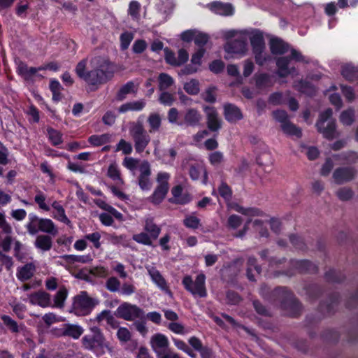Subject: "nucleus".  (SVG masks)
<instances>
[{"label":"nucleus","mask_w":358,"mask_h":358,"mask_svg":"<svg viewBox=\"0 0 358 358\" xmlns=\"http://www.w3.org/2000/svg\"><path fill=\"white\" fill-rule=\"evenodd\" d=\"M203 111L206 114V124L208 130L212 132H217L222 127V120L219 118L215 108L205 106Z\"/></svg>","instance_id":"9b49d317"},{"label":"nucleus","mask_w":358,"mask_h":358,"mask_svg":"<svg viewBox=\"0 0 358 358\" xmlns=\"http://www.w3.org/2000/svg\"><path fill=\"white\" fill-rule=\"evenodd\" d=\"M336 195L341 201H348L352 198L354 192L349 187H341L337 191Z\"/></svg>","instance_id":"338daca9"},{"label":"nucleus","mask_w":358,"mask_h":358,"mask_svg":"<svg viewBox=\"0 0 358 358\" xmlns=\"http://www.w3.org/2000/svg\"><path fill=\"white\" fill-rule=\"evenodd\" d=\"M215 87H209L201 94L202 99L207 103H214L216 101Z\"/></svg>","instance_id":"13d9d810"},{"label":"nucleus","mask_w":358,"mask_h":358,"mask_svg":"<svg viewBox=\"0 0 358 358\" xmlns=\"http://www.w3.org/2000/svg\"><path fill=\"white\" fill-rule=\"evenodd\" d=\"M289 63L290 58L289 56L280 57L276 59L277 74L280 78H287L289 75L288 71Z\"/></svg>","instance_id":"7c9ffc66"},{"label":"nucleus","mask_w":358,"mask_h":358,"mask_svg":"<svg viewBox=\"0 0 358 358\" xmlns=\"http://www.w3.org/2000/svg\"><path fill=\"white\" fill-rule=\"evenodd\" d=\"M324 278L328 282L332 283H341L345 279V276L342 272L337 271L334 268H330L326 271Z\"/></svg>","instance_id":"4c0bfd02"},{"label":"nucleus","mask_w":358,"mask_h":358,"mask_svg":"<svg viewBox=\"0 0 358 358\" xmlns=\"http://www.w3.org/2000/svg\"><path fill=\"white\" fill-rule=\"evenodd\" d=\"M150 175L151 170L149 164L148 162L142 164L140 167L138 184L140 188L143 191H148L152 187V184L150 178Z\"/></svg>","instance_id":"2eb2a0df"},{"label":"nucleus","mask_w":358,"mask_h":358,"mask_svg":"<svg viewBox=\"0 0 358 358\" xmlns=\"http://www.w3.org/2000/svg\"><path fill=\"white\" fill-rule=\"evenodd\" d=\"M143 229L153 240L158 238L162 230L152 217H148L145 219Z\"/></svg>","instance_id":"5701e85b"},{"label":"nucleus","mask_w":358,"mask_h":358,"mask_svg":"<svg viewBox=\"0 0 358 358\" xmlns=\"http://www.w3.org/2000/svg\"><path fill=\"white\" fill-rule=\"evenodd\" d=\"M152 279L154 282L163 291L170 292L169 289V286L164 278L162 275L158 271H156L152 274Z\"/></svg>","instance_id":"09e8293b"},{"label":"nucleus","mask_w":358,"mask_h":358,"mask_svg":"<svg viewBox=\"0 0 358 358\" xmlns=\"http://www.w3.org/2000/svg\"><path fill=\"white\" fill-rule=\"evenodd\" d=\"M129 134L134 141L136 152L142 153L151 141V137L143 123L140 121L132 122L129 127Z\"/></svg>","instance_id":"39448f33"},{"label":"nucleus","mask_w":358,"mask_h":358,"mask_svg":"<svg viewBox=\"0 0 358 358\" xmlns=\"http://www.w3.org/2000/svg\"><path fill=\"white\" fill-rule=\"evenodd\" d=\"M169 178L170 174L169 173H158L157 176V182L158 185L155 189L153 193L149 197V201L152 203L159 205L164 201L169 190Z\"/></svg>","instance_id":"6e6552de"},{"label":"nucleus","mask_w":358,"mask_h":358,"mask_svg":"<svg viewBox=\"0 0 358 358\" xmlns=\"http://www.w3.org/2000/svg\"><path fill=\"white\" fill-rule=\"evenodd\" d=\"M35 270L36 266L33 263H27L18 268L17 278L22 282L27 281L33 277Z\"/></svg>","instance_id":"bb28decb"},{"label":"nucleus","mask_w":358,"mask_h":358,"mask_svg":"<svg viewBox=\"0 0 358 358\" xmlns=\"http://www.w3.org/2000/svg\"><path fill=\"white\" fill-rule=\"evenodd\" d=\"M255 85L257 88L266 87L270 83V76L266 73H256L255 75Z\"/></svg>","instance_id":"5fc2aeb1"},{"label":"nucleus","mask_w":358,"mask_h":358,"mask_svg":"<svg viewBox=\"0 0 358 358\" xmlns=\"http://www.w3.org/2000/svg\"><path fill=\"white\" fill-rule=\"evenodd\" d=\"M270 50L274 55H283L289 50V45L278 38L270 41Z\"/></svg>","instance_id":"cd10ccee"},{"label":"nucleus","mask_w":358,"mask_h":358,"mask_svg":"<svg viewBox=\"0 0 358 358\" xmlns=\"http://www.w3.org/2000/svg\"><path fill=\"white\" fill-rule=\"evenodd\" d=\"M174 81L173 78L166 73H162L159 76V87L161 90L170 87Z\"/></svg>","instance_id":"603ef678"},{"label":"nucleus","mask_w":358,"mask_h":358,"mask_svg":"<svg viewBox=\"0 0 358 358\" xmlns=\"http://www.w3.org/2000/svg\"><path fill=\"white\" fill-rule=\"evenodd\" d=\"M117 318L133 322L135 329L142 336H145L148 329L146 327L145 312L143 308L129 302H122L114 312Z\"/></svg>","instance_id":"7ed1b4c3"},{"label":"nucleus","mask_w":358,"mask_h":358,"mask_svg":"<svg viewBox=\"0 0 358 358\" xmlns=\"http://www.w3.org/2000/svg\"><path fill=\"white\" fill-rule=\"evenodd\" d=\"M52 207L56 211V213L53 215V217L55 219L66 224H69L71 223V221L66 215L64 207L62 205H60L58 201H55L52 203Z\"/></svg>","instance_id":"f704fd0d"},{"label":"nucleus","mask_w":358,"mask_h":358,"mask_svg":"<svg viewBox=\"0 0 358 358\" xmlns=\"http://www.w3.org/2000/svg\"><path fill=\"white\" fill-rule=\"evenodd\" d=\"M134 39V34L129 31H124L120 36V49L125 50L128 49L131 42Z\"/></svg>","instance_id":"864d4df0"},{"label":"nucleus","mask_w":358,"mask_h":358,"mask_svg":"<svg viewBox=\"0 0 358 358\" xmlns=\"http://www.w3.org/2000/svg\"><path fill=\"white\" fill-rule=\"evenodd\" d=\"M110 141V136L108 134L101 135L94 134L88 138V142L93 146H101L108 143Z\"/></svg>","instance_id":"c03bdc74"},{"label":"nucleus","mask_w":358,"mask_h":358,"mask_svg":"<svg viewBox=\"0 0 358 358\" xmlns=\"http://www.w3.org/2000/svg\"><path fill=\"white\" fill-rule=\"evenodd\" d=\"M289 239L291 244L296 250L302 252H306L308 250V246L303 237L295 234H292L289 236Z\"/></svg>","instance_id":"ea45409f"},{"label":"nucleus","mask_w":358,"mask_h":358,"mask_svg":"<svg viewBox=\"0 0 358 358\" xmlns=\"http://www.w3.org/2000/svg\"><path fill=\"white\" fill-rule=\"evenodd\" d=\"M202 120V115L200 112L194 108H187L183 117V124L187 127H195L200 124Z\"/></svg>","instance_id":"dca6fc26"},{"label":"nucleus","mask_w":358,"mask_h":358,"mask_svg":"<svg viewBox=\"0 0 358 358\" xmlns=\"http://www.w3.org/2000/svg\"><path fill=\"white\" fill-rule=\"evenodd\" d=\"M94 67L87 70V60H80L75 68L78 77L91 86H98L106 83L114 76V65L108 59L98 57L95 59Z\"/></svg>","instance_id":"f03ea898"},{"label":"nucleus","mask_w":358,"mask_h":358,"mask_svg":"<svg viewBox=\"0 0 358 358\" xmlns=\"http://www.w3.org/2000/svg\"><path fill=\"white\" fill-rule=\"evenodd\" d=\"M218 192L221 197L229 200L232 196V190L231 187L224 182H222L218 187Z\"/></svg>","instance_id":"774afa93"},{"label":"nucleus","mask_w":358,"mask_h":358,"mask_svg":"<svg viewBox=\"0 0 358 358\" xmlns=\"http://www.w3.org/2000/svg\"><path fill=\"white\" fill-rule=\"evenodd\" d=\"M252 50H265V41L263 33L259 29H255L252 31L250 36Z\"/></svg>","instance_id":"b1692460"},{"label":"nucleus","mask_w":358,"mask_h":358,"mask_svg":"<svg viewBox=\"0 0 358 358\" xmlns=\"http://www.w3.org/2000/svg\"><path fill=\"white\" fill-rule=\"evenodd\" d=\"M48 140L53 146H58L63 143V134L61 131L48 127L47 128Z\"/></svg>","instance_id":"e433bc0d"},{"label":"nucleus","mask_w":358,"mask_h":358,"mask_svg":"<svg viewBox=\"0 0 358 358\" xmlns=\"http://www.w3.org/2000/svg\"><path fill=\"white\" fill-rule=\"evenodd\" d=\"M67 296L68 290L64 286H62L54 296V306L59 308H63Z\"/></svg>","instance_id":"79ce46f5"},{"label":"nucleus","mask_w":358,"mask_h":358,"mask_svg":"<svg viewBox=\"0 0 358 358\" xmlns=\"http://www.w3.org/2000/svg\"><path fill=\"white\" fill-rule=\"evenodd\" d=\"M34 246L42 251H49L52 247L51 236L45 234L38 235L34 241Z\"/></svg>","instance_id":"c756f323"},{"label":"nucleus","mask_w":358,"mask_h":358,"mask_svg":"<svg viewBox=\"0 0 358 358\" xmlns=\"http://www.w3.org/2000/svg\"><path fill=\"white\" fill-rule=\"evenodd\" d=\"M61 335L78 339L83 334L84 329L80 325L73 324H63Z\"/></svg>","instance_id":"412c9836"},{"label":"nucleus","mask_w":358,"mask_h":358,"mask_svg":"<svg viewBox=\"0 0 358 358\" xmlns=\"http://www.w3.org/2000/svg\"><path fill=\"white\" fill-rule=\"evenodd\" d=\"M356 174L357 171L354 167H339L334 170L333 178L336 184L341 185L353 180Z\"/></svg>","instance_id":"ddd939ff"},{"label":"nucleus","mask_w":358,"mask_h":358,"mask_svg":"<svg viewBox=\"0 0 358 358\" xmlns=\"http://www.w3.org/2000/svg\"><path fill=\"white\" fill-rule=\"evenodd\" d=\"M341 73L350 83L358 81V68L351 64L342 66Z\"/></svg>","instance_id":"a878e982"},{"label":"nucleus","mask_w":358,"mask_h":358,"mask_svg":"<svg viewBox=\"0 0 358 358\" xmlns=\"http://www.w3.org/2000/svg\"><path fill=\"white\" fill-rule=\"evenodd\" d=\"M145 105L146 103L143 99L136 101L127 102L121 105L118 108V111L120 113H124L129 110L141 111L145 108Z\"/></svg>","instance_id":"2f4dec72"},{"label":"nucleus","mask_w":358,"mask_h":358,"mask_svg":"<svg viewBox=\"0 0 358 358\" xmlns=\"http://www.w3.org/2000/svg\"><path fill=\"white\" fill-rule=\"evenodd\" d=\"M224 50L229 54L243 55L247 51L246 41L243 38H238L227 42Z\"/></svg>","instance_id":"f3484780"},{"label":"nucleus","mask_w":358,"mask_h":358,"mask_svg":"<svg viewBox=\"0 0 358 358\" xmlns=\"http://www.w3.org/2000/svg\"><path fill=\"white\" fill-rule=\"evenodd\" d=\"M261 296L273 304H279L280 308L290 317L296 318L301 315L303 306L287 287L278 286L271 289L266 285H262L259 291Z\"/></svg>","instance_id":"f257e3e1"},{"label":"nucleus","mask_w":358,"mask_h":358,"mask_svg":"<svg viewBox=\"0 0 358 358\" xmlns=\"http://www.w3.org/2000/svg\"><path fill=\"white\" fill-rule=\"evenodd\" d=\"M255 56V60L259 66H263L267 61L270 59V56L264 53V50H259L252 51Z\"/></svg>","instance_id":"4d7b16f0"},{"label":"nucleus","mask_w":358,"mask_h":358,"mask_svg":"<svg viewBox=\"0 0 358 358\" xmlns=\"http://www.w3.org/2000/svg\"><path fill=\"white\" fill-rule=\"evenodd\" d=\"M90 330L92 334L85 335L82 338L83 345L85 348L92 351H96L108 347L106 338L99 327H93Z\"/></svg>","instance_id":"1a4fd4ad"},{"label":"nucleus","mask_w":358,"mask_h":358,"mask_svg":"<svg viewBox=\"0 0 358 358\" xmlns=\"http://www.w3.org/2000/svg\"><path fill=\"white\" fill-rule=\"evenodd\" d=\"M253 307L259 315L264 317H271L270 311L267 309V308L262 304V303L259 300H254L252 301Z\"/></svg>","instance_id":"e2e57ef3"},{"label":"nucleus","mask_w":358,"mask_h":358,"mask_svg":"<svg viewBox=\"0 0 358 358\" xmlns=\"http://www.w3.org/2000/svg\"><path fill=\"white\" fill-rule=\"evenodd\" d=\"M116 335L118 340L122 343H127L131 338V334L127 327H119Z\"/></svg>","instance_id":"bf43d9fd"},{"label":"nucleus","mask_w":358,"mask_h":358,"mask_svg":"<svg viewBox=\"0 0 358 358\" xmlns=\"http://www.w3.org/2000/svg\"><path fill=\"white\" fill-rule=\"evenodd\" d=\"M223 115L225 120L230 124H234L243 119V114L237 106L227 103L223 106Z\"/></svg>","instance_id":"4468645a"},{"label":"nucleus","mask_w":358,"mask_h":358,"mask_svg":"<svg viewBox=\"0 0 358 358\" xmlns=\"http://www.w3.org/2000/svg\"><path fill=\"white\" fill-rule=\"evenodd\" d=\"M141 4L137 1H131L129 4L128 13L133 19L138 18L140 15Z\"/></svg>","instance_id":"680f3d73"},{"label":"nucleus","mask_w":358,"mask_h":358,"mask_svg":"<svg viewBox=\"0 0 358 358\" xmlns=\"http://www.w3.org/2000/svg\"><path fill=\"white\" fill-rule=\"evenodd\" d=\"M29 303L45 308L50 306V295L43 291L35 292L29 296Z\"/></svg>","instance_id":"a211bd4d"},{"label":"nucleus","mask_w":358,"mask_h":358,"mask_svg":"<svg viewBox=\"0 0 358 358\" xmlns=\"http://www.w3.org/2000/svg\"><path fill=\"white\" fill-rule=\"evenodd\" d=\"M132 239L136 243L144 245L151 246L152 245V238L145 231L134 234Z\"/></svg>","instance_id":"3c124183"},{"label":"nucleus","mask_w":358,"mask_h":358,"mask_svg":"<svg viewBox=\"0 0 358 358\" xmlns=\"http://www.w3.org/2000/svg\"><path fill=\"white\" fill-rule=\"evenodd\" d=\"M183 225L190 229L196 230L201 226V220L193 215H186L182 221Z\"/></svg>","instance_id":"49530a36"},{"label":"nucleus","mask_w":358,"mask_h":358,"mask_svg":"<svg viewBox=\"0 0 358 358\" xmlns=\"http://www.w3.org/2000/svg\"><path fill=\"white\" fill-rule=\"evenodd\" d=\"M209 9L214 13L229 16L234 13V8L231 3L221 1H213L208 4Z\"/></svg>","instance_id":"6ab92c4d"},{"label":"nucleus","mask_w":358,"mask_h":358,"mask_svg":"<svg viewBox=\"0 0 358 358\" xmlns=\"http://www.w3.org/2000/svg\"><path fill=\"white\" fill-rule=\"evenodd\" d=\"M182 192V187L180 185H178L174 186L171 189V194H173L174 199H169V202L172 203H176V204H186L189 203V200L183 197L181 199H178Z\"/></svg>","instance_id":"a19ab883"},{"label":"nucleus","mask_w":358,"mask_h":358,"mask_svg":"<svg viewBox=\"0 0 358 358\" xmlns=\"http://www.w3.org/2000/svg\"><path fill=\"white\" fill-rule=\"evenodd\" d=\"M253 271L259 275L262 272V267L257 264V259L255 257H249L247 260L246 275L248 279L251 282L256 281Z\"/></svg>","instance_id":"393cba45"},{"label":"nucleus","mask_w":358,"mask_h":358,"mask_svg":"<svg viewBox=\"0 0 358 358\" xmlns=\"http://www.w3.org/2000/svg\"><path fill=\"white\" fill-rule=\"evenodd\" d=\"M95 299L88 296L87 292L83 291L73 297L72 311L78 316H85L91 313L95 307Z\"/></svg>","instance_id":"423d86ee"},{"label":"nucleus","mask_w":358,"mask_h":358,"mask_svg":"<svg viewBox=\"0 0 358 358\" xmlns=\"http://www.w3.org/2000/svg\"><path fill=\"white\" fill-rule=\"evenodd\" d=\"M136 91V89L134 83L133 81H128L117 92L115 99L118 101H122L127 98L128 94L134 93Z\"/></svg>","instance_id":"473e14b6"},{"label":"nucleus","mask_w":358,"mask_h":358,"mask_svg":"<svg viewBox=\"0 0 358 358\" xmlns=\"http://www.w3.org/2000/svg\"><path fill=\"white\" fill-rule=\"evenodd\" d=\"M322 337L327 341L337 343L340 336L337 331L334 329H326L322 334Z\"/></svg>","instance_id":"0e129e2a"},{"label":"nucleus","mask_w":358,"mask_h":358,"mask_svg":"<svg viewBox=\"0 0 358 358\" xmlns=\"http://www.w3.org/2000/svg\"><path fill=\"white\" fill-rule=\"evenodd\" d=\"M208 34L196 31V34H195L194 41L195 45H197L199 48H204V46L208 42Z\"/></svg>","instance_id":"6e6d98bb"},{"label":"nucleus","mask_w":358,"mask_h":358,"mask_svg":"<svg viewBox=\"0 0 358 358\" xmlns=\"http://www.w3.org/2000/svg\"><path fill=\"white\" fill-rule=\"evenodd\" d=\"M26 228L30 235H35L38 231L52 236H55L58 234V229L52 220L40 218L34 213L29 215V222L26 224Z\"/></svg>","instance_id":"20e7f679"},{"label":"nucleus","mask_w":358,"mask_h":358,"mask_svg":"<svg viewBox=\"0 0 358 358\" xmlns=\"http://www.w3.org/2000/svg\"><path fill=\"white\" fill-rule=\"evenodd\" d=\"M1 319L3 321L4 325L10 331V332L13 334H17L20 332L24 327V324H18L17 322L12 319L10 316L7 315H2L1 316Z\"/></svg>","instance_id":"c9c22d12"},{"label":"nucleus","mask_w":358,"mask_h":358,"mask_svg":"<svg viewBox=\"0 0 358 358\" xmlns=\"http://www.w3.org/2000/svg\"><path fill=\"white\" fill-rule=\"evenodd\" d=\"M234 210L243 215L250 217L263 216L264 214L262 210L255 207L245 208L240 205H236L234 207Z\"/></svg>","instance_id":"58836bf2"},{"label":"nucleus","mask_w":358,"mask_h":358,"mask_svg":"<svg viewBox=\"0 0 358 358\" xmlns=\"http://www.w3.org/2000/svg\"><path fill=\"white\" fill-rule=\"evenodd\" d=\"M319 133L323 135V137L327 140H333L336 137V123L335 120L329 121L327 127L322 124L320 127H316Z\"/></svg>","instance_id":"c85d7f7f"},{"label":"nucleus","mask_w":358,"mask_h":358,"mask_svg":"<svg viewBox=\"0 0 358 358\" xmlns=\"http://www.w3.org/2000/svg\"><path fill=\"white\" fill-rule=\"evenodd\" d=\"M304 289L306 294L312 300H316L320 297L324 292L323 286L317 283L308 284L305 286Z\"/></svg>","instance_id":"72a5a7b5"},{"label":"nucleus","mask_w":358,"mask_h":358,"mask_svg":"<svg viewBox=\"0 0 358 358\" xmlns=\"http://www.w3.org/2000/svg\"><path fill=\"white\" fill-rule=\"evenodd\" d=\"M182 284L185 289L193 296H198L201 298L207 296L206 275L203 273L197 275L194 282L190 275H187L182 278Z\"/></svg>","instance_id":"0eeeda50"},{"label":"nucleus","mask_w":358,"mask_h":358,"mask_svg":"<svg viewBox=\"0 0 358 358\" xmlns=\"http://www.w3.org/2000/svg\"><path fill=\"white\" fill-rule=\"evenodd\" d=\"M341 299L338 292H333L328 296L327 301H322L318 306V310L324 315H331L335 313V308L338 306Z\"/></svg>","instance_id":"f8f14e48"},{"label":"nucleus","mask_w":358,"mask_h":358,"mask_svg":"<svg viewBox=\"0 0 358 358\" xmlns=\"http://www.w3.org/2000/svg\"><path fill=\"white\" fill-rule=\"evenodd\" d=\"M289 265L300 274H316L319 271L318 266L309 259H291Z\"/></svg>","instance_id":"9d476101"},{"label":"nucleus","mask_w":358,"mask_h":358,"mask_svg":"<svg viewBox=\"0 0 358 358\" xmlns=\"http://www.w3.org/2000/svg\"><path fill=\"white\" fill-rule=\"evenodd\" d=\"M299 90L301 93L313 95L315 93V88L313 83L306 80H300L298 83Z\"/></svg>","instance_id":"de8ad7c7"},{"label":"nucleus","mask_w":358,"mask_h":358,"mask_svg":"<svg viewBox=\"0 0 358 358\" xmlns=\"http://www.w3.org/2000/svg\"><path fill=\"white\" fill-rule=\"evenodd\" d=\"M148 122L150 126L149 133H154L159 129L162 124V119L159 114L151 113L148 118Z\"/></svg>","instance_id":"a18cd8bd"},{"label":"nucleus","mask_w":358,"mask_h":358,"mask_svg":"<svg viewBox=\"0 0 358 358\" xmlns=\"http://www.w3.org/2000/svg\"><path fill=\"white\" fill-rule=\"evenodd\" d=\"M281 128L282 131L289 136H294L297 138H301L302 136V131L301 129L297 127L290 121L285 122V124H281Z\"/></svg>","instance_id":"37998d69"},{"label":"nucleus","mask_w":358,"mask_h":358,"mask_svg":"<svg viewBox=\"0 0 358 358\" xmlns=\"http://www.w3.org/2000/svg\"><path fill=\"white\" fill-rule=\"evenodd\" d=\"M38 67H29L28 65L22 61H20L17 67L16 72L24 80L29 81L32 79V77L36 75L38 71H40Z\"/></svg>","instance_id":"aec40b11"},{"label":"nucleus","mask_w":358,"mask_h":358,"mask_svg":"<svg viewBox=\"0 0 358 358\" xmlns=\"http://www.w3.org/2000/svg\"><path fill=\"white\" fill-rule=\"evenodd\" d=\"M341 122L345 125H351L354 122V113L351 109L343 110L340 115Z\"/></svg>","instance_id":"052dcab7"},{"label":"nucleus","mask_w":358,"mask_h":358,"mask_svg":"<svg viewBox=\"0 0 358 358\" xmlns=\"http://www.w3.org/2000/svg\"><path fill=\"white\" fill-rule=\"evenodd\" d=\"M184 90L190 95H196L199 92V83L196 79H192L184 85Z\"/></svg>","instance_id":"8fccbe9b"},{"label":"nucleus","mask_w":358,"mask_h":358,"mask_svg":"<svg viewBox=\"0 0 358 358\" xmlns=\"http://www.w3.org/2000/svg\"><path fill=\"white\" fill-rule=\"evenodd\" d=\"M167 337L162 334H157L151 338V345L154 351L157 354L159 352L166 351L169 346Z\"/></svg>","instance_id":"4be33fe9"},{"label":"nucleus","mask_w":358,"mask_h":358,"mask_svg":"<svg viewBox=\"0 0 358 358\" xmlns=\"http://www.w3.org/2000/svg\"><path fill=\"white\" fill-rule=\"evenodd\" d=\"M120 281L116 277H110L106 282V288L111 292H116L120 289Z\"/></svg>","instance_id":"69168bd1"}]
</instances>
